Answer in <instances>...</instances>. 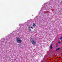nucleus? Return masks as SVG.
<instances>
[{
    "mask_svg": "<svg viewBox=\"0 0 62 62\" xmlns=\"http://www.w3.org/2000/svg\"><path fill=\"white\" fill-rule=\"evenodd\" d=\"M31 41L32 44L33 45H35L36 44V41L34 39L31 38Z\"/></svg>",
    "mask_w": 62,
    "mask_h": 62,
    "instance_id": "f257e3e1",
    "label": "nucleus"
},
{
    "mask_svg": "<svg viewBox=\"0 0 62 62\" xmlns=\"http://www.w3.org/2000/svg\"><path fill=\"white\" fill-rule=\"evenodd\" d=\"M16 41L17 42L19 43H21L22 42V41L20 39L18 38L16 39Z\"/></svg>",
    "mask_w": 62,
    "mask_h": 62,
    "instance_id": "f03ea898",
    "label": "nucleus"
},
{
    "mask_svg": "<svg viewBox=\"0 0 62 62\" xmlns=\"http://www.w3.org/2000/svg\"><path fill=\"white\" fill-rule=\"evenodd\" d=\"M60 48H58L57 49H56L55 51H59V50H60Z\"/></svg>",
    "mask_w": 62,
    "mask_h": 62,
    "instance_id": "7ed1b4c3",
    "label": "nucleus"
},
{
    "mask_svg": "<svg viewBox=\"0 0 62 62\" xmlns=\"http://www.w3.org/2000/svg\"><path fill=\"white\" fill-rule=\"evenodd\" d=\"M28 30L29 32H31V29H29Z\"/></svg>",
    "mask_w": 62,
    "mask_h": 62,
    "instance_id": "20e7f679",
    "label": "nucleus"
},
{
    "mask_svg": "<svg viewBox=\"0 0 62 62\" xmlns=\"http://www.w3.org/2000/svg\"><path fill=\"white\" fill-rule=\"evenodd\" d=\"M33 26H34V27H35L36 26V24H35L34 23H33Z\"/></svg>",
    "mask_w": 62,
    "mask_h": 62,
    "instance_id": "39448f33",
    "label": "nucleus"
},
{
    "mask_svg": "<svg viewBox=\"0 0 62 62\" xmlns=\"http://www.w3.org/2000/svg\"><path fill=\"white\" fill-rule=\"evenodd\" d=\"M50 48H51V49H52L53 48V47H52V45H51L50 46Z\"/></svg>",
    "mask_w": 62,
    "mask_h": 62,
    "instance_id": "423d86ee",
    "label": "nucleus"
},
{
    "mask_svg": "<svg viewBox=\"0 0 62 62\" xmlns=\"http://www.w3.org/2000/svg\"><path fill=\"white\" fill-rule=\"evenodd\" d=\"M62 40V37H61V38H60V40Z\"/></svg>",
    "mask_w": 62,
    "mask_h": 62,
    "instance_id": "0eeeda50",
    "label": "nucleus"
},
{
    "mask_svg": "<svg viewBox=\"0 0 62 62\" xmlns=\"http://www.w3.org/2000/svg\"><path fill=\"white\" fill-rule=\"evenodd\" d=\"M28 29H31L30 28V26H29L28 27Z\"/></svg>",
    "mask_w": 62,
    "mask_h": 62,
    "instance_id": "6e6552de",
    "label": "nucleus"
},
{
    "mask_svg": "<svg viewBox=\"0 0 62 62\" xmlns=\"http://www.w3.org/2000/svg\"><path fill=\"white\" fill-rule=\"evenodd\" d=\"M58 42L59 43V44H60V43H61V42Z\"/></svg>",
    "mask_w": 62,
    "mask_h": 62,
    "instance_id": "1a4fd4ad",
    "label": "nucleus"
},
{
    "mask_svg": "<svg viewBox=\"0 0 62 62\" xmlns=\"http://www.w3.org/2000/svg\"><path fill=\"white\" fill-rule=\"evenodd\" d=\"M31 28L32 29H33V28L32 26L31 27Z\"/></svg>",
    "mask_w": 62,
    "mask_h": 62,
    "instance_id": "9d476101",
    "label": "nucleus"
},
{
    "mask_svg": "<svg viewBox=\"0 0 62 62\" xmlns=\"http://www.w3.org/2000/svg\"><path fill=\"white\" fill-rule=\"evenodd\" d=\"M61 3L62 4V1H61Z\"/></svg>",
    "mask_w": 62,
    "mask_h": 62,
    "instance_id": "9b49d317",
    "label": "nucleus"
}]
</instances>
